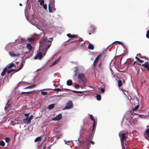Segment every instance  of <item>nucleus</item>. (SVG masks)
<instances>
[{"instance_id": "nucleus-54", "label": "nucleus", "mask_w": 149, "mask_h": 149, "mask_svg": "<svg viewBox=\"0 0 149 149\" xmlns=\"http://www.w3.org/2000/svg\"><path fill=\"white\" fill-rule=\"evenodd\" d=\"M89 142L90 143H91L93 145H94L95 144V142L94 141H89Z\"/></svg>"}, {"instance_id": "nucleus-60", "label": "nucleus", "mask_w": 149, "mask_h": 149, "mask_svg": "<svg viewBox=\"0 0 149 149\" xmlns=\"http://www.w3.org/2000/svg\"><path fill=\"white\" fill-rule=\"evenodd\" d=\"M135 58L138 61H139V59H139V58H138L137 56H136L135 57Z\"/></svg>"}, {"instance_id": "nucleus-20", "label": "nucleus", "mask_w": 149, "mask_h": 149, "mask_svg": "<svg viewBox=\"0 0 149 149\" xmlns=\"http://www.w3.org/2000/svg\"><path fill=\"white\" fill-rule=\"evenodd\" d=\"M7 68H4L3 71L1 72V76H3L5 75V73H6V72L7 71Z\"/></svg>"}, {"instance_id": "nucleus-5", "label": "nucleus", "mask_w": 149, "mask_h": 149, "mask_svg": "<svg viewBox=\"0 0 149 149\" xmlns=\"http://www.w3.org/2000/svg\"><path fill=\"white\" fill-rule=\"evenodd\" d=\"M121 137L120 138V141L122 145H123L124 141H125V139L127 138V135L126 133H123L121 134Z\"/></svg>"}, {"instance_id": "nucleus-40", "label": "nucleus", "mask_w": 149, "mask_h": 149, "mask_svg": "<svg viewBox=\"0 0 149 149\" xmlns=\"http://www.w3.org/2000/svg\"><path fill=\"white\" fill-rule=\"evenodd\" d=\"M44 9L46 10H47V6L46 4H43L42 5Z\"/></svg>"}, {"instance_id": "nucleus-49", "label": "nucleus", "mask_w": 149, "mask_h": 149, "mask_svg": "<svg viewBox=\"0 0 149 149\" xmlns=\"http://www.w3.org/2000/svg\"><path fill=\"white\" fill-rule=\"evenodd\" d=\"M145 131L147 134H149V128L147 129Z\"/></svg>"}, {"instance_id": "nucleus-11", "label": "nucleus", "mask_w": 149, "mask_h": 149, "mask_svg": "<svg viewBox=\"0 0 149 149\" xmlns=\"http://www.w3.org/2000/svg\"><path fill=\"white\" fill-rule=\"evenodd\" d=\"M9 54L12 57H18L20 56V54L19 53H18L17 54H15L12 52H10L9 53Z\"/></svg>"}, {"instance_id": "nucleus-21", "label": "nucleus", "mask_w": 149, "mask_h": 149, "mask_svg": "<svg viewBox=\"0 0 149 149\" xmlns=\"http://www.w3.org/2000/svg\"><path fill=\"white\" fill-rule=\"evenodd\" d=\"M25 39L24 38H21L18 41L19 43L20 44H22L25 42Z\"/></svg>"}, {"instance_id": "nucleus-48", "label": "nucleus", "mask_w": 149, "mask_h": 149, "mask_svg": "<svg viewBox=\"0 0 149 149\" xmlns=\"http://www.w3.org/2000/svg\"><path fill=\"white\" fill-rule=\"evenodd\" d=\"M67 36L70 38H72V35L70 33L67 34Z\"/></svg>"}, {"instance_id": "nucleus-28", "label": "nucleus", "mask_w": 149, "mask_h": 149, "mask_svg": "<svg viewBox=\"0 0 149 149\" xmlns=\"http://www.w3.org/2000/svg\"><path fill=\"white\" fill-rule=\"evenodd\" d=\"M17 69H11L9 70H8L7 71V73L8 74H9L11 72H12L13 71H15L16 72H18V71H17Z\"/></svg>"}, {"instance_id": "nucleus-36", "label": "nucleus", "mask_w": 149, "mask_h": 149, "mask_svg": "<svg viewBox=\"0 0 149 149\" xmlns=\"http://www.w3.org/2000/svg\"><path fill=\"white\" fill-rule=\"evenodd\" d=\"M5 139L6 142L8 143L10 140V139L9 137H6L5 138Z\"/></svg>"}, {"instance_id": "nucleus-15", "label": "nucleus", "mask_w": 149, "mask_h": 149, "mask_svg": "<svg viewBox=\"0 0 149 149\" xmlns=\"http://www.w3.org/2000/svg\"><path fill=\"white\" fill-rule=\"evenodd\" d=\"M93 132L94 131H95V128L96 127L97 124V121H96L95 120H94L93 121Z\"/></svg>"}, {"instance_id": "nucleus-47", "label": "nucleus", "mask_w": 149, "mask_h": 149, "mask_svg": "<svg viewBox=\"0 0 149 149\" xmlns=\"http://www.w3.org/2000/svg\"><path fill=\"white\" fill-rule=\"evenodd\" d=\"M25 116L26 117V118H28L29 116V113H25L24 114Z\"/></svg>"}, {"instance_id": "nucleus-9", "label": "nucleus", "mask_w": 149, "mask_h": 149, "mask_svg": "<svg viewBox=\"0 0 149 149\" xmlns=\"http://www.w3.org/2000/svg\"><path fill=\"white\" fill-rule=\"evenodd\" d=\"M10 100H8L6 104V105L5 107L4 108V109L5 110H10V108L12 106L10 105V104H9Z\"/></svg>"}, {"instance_id": "nucleus-45", "label": "nucleus", "mask_w": 149, "mask_h": 149, "mask_svg": "<svg viewBox=\"0 0 149 149\" xmlns=\"http://www.w3.org/2000/svg\"><path fill=\"white\" fill-rule=\"evenodd\" d=\"M47 93V92L42 91L41 92V94L44 95H46Z\"/></svg>"}, {"instance_id": "nucleus-7", "label": "nucleus", "mask_w": 149, "mask_h": 149, "mask_svg": "<svg viewBox=\"0 0 149 149\" xmlns=\"http://www.w3.org/2000/svg\"><path fill=\"white\" fill-rule=\"evenodd\" d=\"M42 53L41 52H40L34 57V59H37L38 58L39 60H41L42 59Z\"/></svg>"}, {"instance_id": "nucleus-34", "label": "nucleus", "mask_w": 149, "mask_h": 149, "mask_svg": "<svg viewBox=\"0 0 149 149\" xmlns=\"http://www.w3.org/2000/svg\"><path fill=\"white\" fill-rule=\"evenodd\" d=\"M5 145V143L3 141H0V146H3Z\"/></svg>"}, {"instance_id": "nucleus-46", "label": "nucleus", "mask_w": 149, "mask_h": 149, "mask_svg": "<svg viewBox=\"0 0 149 149\" xmlns=\"http://www.w3.org/2000/svg\"><path fill=\"white\" fill-rule=\"evenodd\" d=\"M146 36L147 38H149V29L147 31Z\"/></svg>"}, {"instance_id": "nucleus-17", "label": "nucleus", "mask_w": 149, "mask_h": 149, "mask_svg": "<svg viewBox=\"0 0 149 149\" xmlns=\"http://www.w3.org/2000/svg\"><path fill=\"white\" fill-rule=\"evenodd\" d=\"M23 122L24 123L26 124H29L31 123L27 118L24 119L23 120Z\"/></svg>"}, {"instance_id": "nucleus-23", "label": "nucleus", "mask_w": 149, "mask_h": 149, "mask_svg": "<svg viewBox=\"0 0 149 149\" xmlns=\"http://www.w3.org/2000/svg\"><path fill=\"white\" fill-rule=\"evenodd\" d=\"M7 67L8 68H10L13 67H15L16 65L13 63H11L10 64H8L7 65Z\"/></svg>"}, {"instance_id": "nucleus-39", "label": "nucleus", "mask_w": 149, "mask_h": 149, "mask_svg": "<svg viewBox=\"0 0 149 149\" xmlns=\"http://www.w3.org/2000/svg\"><path fill=\"white\" fill-rule=\"evenodd\" d=\"M34 39L33 38H28V40L29 42H32L34 40Z\"/></svg>"}, {"instance_id": "nucleus-37", "label": "nucleus", "mask_w": 149, "mask_h": 149, "mask_svg": "<svg viewBox=\"0 0 149 149\" xmlns=\"http://www.w3.org/2000/svg\"><path fill=\"white\" fill-rule=\"evenodd\" d=\"M72 92H73L74 93H84L83 91H74V90L72 91Z\"/></svg>"}, {"instance_id": "nucleus-16", "label": "nucleus", "mask_w": 149, "mask_h": 149, "mask_svg": "<svg viewBox=\"0 0 149 149\" xmlns=\"http://www.w3.org/2000/svg\"><path fill=\"white\" fill-rule=\"evenodd\" d=\"M25 63V61H22L21 63V66L20 68L18 69H17V71H19L23 67Z\"/></svg>"}, {"instance_id": "nucleus-19", "label": "nucleus", "mask_w": 149, "mask_h": 149, "mask_svg": "<svg viewBox=\"0 0 149 149\" xmlns=\"http://www.w3.org/2000/svg\"><path fill=\"white\" fill-rule=\"evenodd\" d=\"M66 83L67 85L70 86L72 84V81L71 80L69 79L67 81Z\"/></svg>"}, {"instance_id": "nucleus-29", "label": "nucleus", "mask_w": 149, "mask_h": 149, "mask_svg": "<svg viewBox=\"0 0 149 149\" xmlns=\"http://www.w3.org/2000/svg\"><path fill=\"white\" fill-rule=\"evenodd\" d=\"M47 38L46 37H44L43 38L42 40V43H43L44 42H45L47 41H48V40H47Z\"/></svg>"}, {"instance_id": "nucleus-38", "label": "nucleus", "mask_w": 149, "mask_h": 149, "mask_svg": "<svg viewBox=\"0 0 149 149\" xmlns=\"http://www.w3.org/2000/svg\"><path fill=\"white\" fill-rule=\"evenodd\" d=\"M139 107V105H137L132 110L133 111H134L135 110H137V109H138Z\"/></svg>"}, {"instance_id": "nucleus-59", "label": "nucleus", "mask_w": 149, "mask_h": 149, "mask_svg": "<svg viewBox=\"0 0 149 149\" xmlns=\"http://www.w3.org/2000/svg\"><path fill=\"white\" fill-rule=\"evenodd\" d=\"M112 47H113V46H112V45H111L108 47L110 48H111Z\"/></svg>"}, {"instance_id": "nucleus-42", "label": "nucleus", "mask_w": 149, "mask_h": 149, "mask_svg": "<svg viewBox=\"0 0 149 149\" xmlns=\"http://www.w3.org/2000/svg\"><path fill=\"white\" fill-rule=\"evenodd\" d=\"M137 56H139L140 57V58H145L146 59H148V58H147V57H142L141 56V54L139 53V54H138V55H137Z\"/></svg>"}, {"instance_id": "nucleus-24", "label": "nucleus", "mask_w": 149, "mask_h": 149, "mask_svg": "<svg viewBox=\"0 0 149 149\" xmlns=\"http://www.w3.org/2000/svg\"><path fill=\"white\" fill-rule=\"evenodd\" d=\"M88 48L90 49L93 50L94 48V47L93 45L91 43H89L88 46Z\"/></svg>"}, {"instance_id": "nucleus-4", "label": "nucleus", "mask_w": 149, "mask_h": 149, "mask_svg": "<svg viewBox=\"0 0 149 149\" xmlns=\"http://www.w3.org/2000/svg\"><path fill=\"white\" fill-rule=\"evenodd\" d=\"M52 41V40H48L42 43L44 45V46H45V48L47 50L51 46Z\"/></svg>"}, {"instance_id": "nucleus-32", "label": "nucleus", "mask_w": 149, "mask_h": 149, "mask_svg": "<svg viewBox=\"0 0 149 149\" xmlns=\"http://www.w3.org/2000/svg\"><path fill=\"white\" fill-rule=\"evenodd\" d=\"M41 138L39 136L37 137L34 140V141L35 142H37L39 141H40L41 140Z\"/></svg>"}, {"instance_id": "nucleus-27", "label": "nucleus", "mask_w": 149, "mask_h": 149, "mask_svg": "<svg viewBox=\"0 0 149 149\" xmlns=\"http://www.w3.org/2000/svg\"><path fill=\"white\" fill-rule=\"evenodd\" d=\"M54 107V104H52L49 105L48 108L49 109H53Z\"/></svg>"}, {"instance_id": "nucleus-50", "label": "nucleus", "mask_w": 149, "mask_h": 149, "mask_svg": "<svg viewBox=\"0 0 149 149\" xmlns=\"http://www.w3.org/2000/svg\"><path fill=\"white\" fill-rule=\"evenodd\" d=\"M101 92L102 93H104V89L103 88H101L100 89Z\"/></svg>"}, {"instance_id": "nucleus-22", "label": "nucleus", "mask_w": 149, "mask_h": 149, "mask_svg": "<svg viewBox=\"0 0 149 149\" xmlns=\"http://www.w3.org/2000/svg\"><path fill=\"white\" fill-rule=\"evenodd\" d=\"M144 135L145 138L149 141V134H147L145 131L144 134Z\"/></svg>"}, {"instance_id": "nucleus-3", "label": "nucleus", "mask_w": 149, "mask_h": 149, "mask_svg": "<svg viewBox=\"0 0 149 149\" xmlns=\"http://www.w3.org/2000/svg\"><path fill=\"white\" fill-rule=\"evenodd\" d=\"M73 104L71 101H69L66 103L65 106L64 108L63 109H69L72 108Z\"/></svg>"}, {"instance_id": "nucleus-55", "label": "nucleus", "mask_w": 149, "mask_h": 149, "mask_svg": "<svg viewBox=\"0 0 149 149\" xmlns=\"http://www.w3.org/2000/svg\"><path fill=\"white\" fill-rule=\"evenodd\" d=\"M29 88H31V86L26 87L24 88V89H27Z\"/></svg>"}, {"instance_id": "nucleus-63", "label": "nucleus", "mask_w": 149, "mask_h": 149, "mask_svg": "<svg viewBox=\"0 0 149 149\" xmlns=\"http://www.w3.org/2000/svg\"><path fill=\"white\" fill-rule=\"evenodd\" d=\"M33 117V115H31V116L29 117L30 118H31L32 119V118Z\"/></svg>"}, {"instance_id": "nucleus-44", "label": "nucleus", "mask_w": 149, "mask_h": 149, "mask_svg": "<svg viewBox=\"0 0 149 149\" xmlns=\"http://www.w3.org/2000/svg\"><path fill=\"white\" fill-rule=\"evenodd\" d=\"M54 90L55 91H62L61 89V88H55L54 89Z\"/></svg>"}, {"instance_id": "nucleus-62", "label": "nucleus", "mask_w": 149, "mask_h": 149, "mask_svg": "<svg viewBox=\"0 0 149 149\" xmlns=\"http://www.w3.org/2000/svg\"><path fill=\"white\" fill-rule=\"evenodd\" d=\"M77 41H76V40H74V41H72L71 42L72 43V42H77Z\"/></svg>"}, {"instance_id": "nucleus-52", "label": "nucleus", "mask_w": 149, "mask_h": 149, "mask_svg": "<svg viewBox=\"0 0 149 149\" xmlns=\"http://www.w3.org/2000/svg\"><path fill=\"white\" fill-rule=\"evenodd\" d=\"M36 84H33L31 85V88L35 87L36 86Z\"/></svg>"}, {"instance_id": "nucleus-56", "label": "nucleus", "mask_w": 149, "mask_h": 149, "mask_svg": "<svg viewBox=\"0 0 149 149\" xmlns=\"http://www.w3.org/2000/svg\"><path fill=\"white\" fill-rule=\"evenodd\" d=\"M139 61L140 63H142L144 62V61L143 60H141L140 59H139Z\"/></svg>"}, {"instance_id": "nucleus-1", "label": "nucleus", "mask_w": 149, "mask_h": 149, "mask_svg": "<svg viewBox=\"0 0 149 149\" xmlns=\"http://www.w3.org/2000/svg\"><path fill=\"white\" fill-rule=\"evenodd\" d=\"M54 1V0H50L48 5L49 11L50 13H52L56 10L55 8Z\"/></svg>"}, {"instance_id": "nucleus-25", "label": "nucleus", "mask_w": 149, "mask_h": 149, "mask_svg": "<svg viewBox=\"0 0 149 149\" xmlns=\"http://www.w3.org/2000/svg\"><path fill=\"white\" fill-rule=\"evenodd\" d=\"M75 70L74 71L75 74H74V76H76L77 75V72L78 71V68L77 67H75Z\"/></svg>"}, {"instance_id": "nucleus-61", "label": "nucleus", "mask_w": 149, "mask_h": 149, "mask_svg": "<svg viewBox=\"0 0 149 149\" xmlns=\"http://www.w3.org/2000/svg\"><path fill=\"white\" fill-rule=\"evenodd\" d=\"M125 80H123V81L122 82V84H125Z\"/></svg>"}, {"instance_id": "nucleus-10", "label": "nucleus", "mask_w": 149, "mask_h": 149, "mask_svg": "<svg viewBox=\"0 0 149 149\" xmlns=\"http://www.w3.org/2000/svg\"><path fill=\"white\" fill-rule=\"evenodd\" d=\"M133 59H132L131 58H129L128 59L127 61V63L128 64H132L134 65V64L135 63V62H134V63H133Z\"/></svg>"}, {"instance_id": "nucleus-33", "label": "nucleus", "mask_w": 149, "mask_h": 149, "mask_svg": "<svg viewBox=\"0 0 149 149\" xmlns=\"http://www.w3.org/2000/svg\"><path fill=\"white\" fill-rule=\"evenodd\" d=\"M122 84V82L121 80H119L118 81V85L119 87H121Z\"/></svg>"}, {"instance_id": "nucleus-31", "label": "nucleus", "mask_w": 149, "mask_h": 149, "mask_svg": "<svg viewBox=\"0 0 149 149\" xmlns=\"http://www.w3.org/2000/svg\"><path fill=\"white\" fill-rule=\"evenodd\" d=\"M38 1L39 2L40 6H42L43 4H44V0H38Z\"/></svg>"}, {"instance_id": "nucleus-13", "label": "nucleus", "mask_w": 149, "mask_h": 149, "mask_svg": "<svg viewBox=\"0 0 149 149\" xmlns=\"http://www.w3.org/2000/svg\"><path fill=\"white\" fill-rule=\"evenodd\" d=\"M26 47L29 51L31 50L33 47L31 43H29L27 44Z\"/></svg>"}, {"instance_id": "nucleus-30", "label": "nucleus", "mask_w": 149, "mask_h": 149, "mask_svg": "<svg viewBox=\"0 0 149 149\" xmlns=\"http://www.w3.org/2000/svg\"><path fill=\"white\" fill-rule=\"evenodd\" d=\"M86 147L87 149H89L91 147V143H90L88 142L86 144Z\"/></svg>"}, {"instance_id": "nucleus-8", "label": "nucleus", "mask_w": 149, "mask_h": 149, "mask_svg": "<svg viewBox=\"0 0 149 149\" xmlns=\"http://www.w3.org/2000/svg\"><path fill=\"white\" fill-rule=\"evenodd\" d=\"M101 55V54H100L94 60L93 63V66L94 67H95L96 66L98 60H99V58L100 56Z\"/></svg>"}, {"instance_id": "nucleus-51", "label": "nucleus", "mask_w": 149, "mask_h": 149, "mask_svg": "<svg viewBox=\"0 0 149 149\" xmlns=\"http://www.w3.org/2000/svg\"><path fill=\"white\" fill-rule=\"evenodd\" d=\"M78 40L79 41V42H81L83 41H84L83 40L82 38H80L79 39H78Z\"/></svg>"}, {"instance_id": "nucleus-57", "label": "nucleus", "mask_w": 149, "mask_h": 149, "mask_svg": "<svg viewBox=\"0 0 149 149\" xmlns=\"http://www.w3.org/2000/svg\"><path fill=\"white\" fill-rule=\"evenodd\" d=\"M116 42H118L119 44H123V43L120 42L119 41H116Z\"/></svg>"}, {"instance_id": "nucleus-14", "label": "nucleus", "mask_w": 149, "mask_h": 149, "mask_svg": "<svg viewBox=\"0 0 149 149\" xmlns=\"http://www.w3.org/2000/svg\"><path fill=\"white\" fill-rule=\"evenodd\" d=\"M60 58L61 57H60L59 58H58L55 61L53 62L52 63V65H53L58 63L59 61Z\"/></svg>"}, {"instance_id": "nucleus-2", "label": "nucleus", "mask_w": 149, "mask_h": 149, "mask_svg": "<svg viewBox=\"0 0 149 149\" xmlns=\"http://www.w3.org/2000/svg\"><path fill=\"white\" fill-rule=\"evenodd\" d=\"M78 79L79 83H85L86 81V78L84 74L82 73H79L78 74Z\"/></svg>"}, {"instance_id": "nucleus-41", "label": "nucleus", "mask_w": 149, "mask_h": 149, "mask_svg": "<svg viewBox=\"0 0 149 149\" xmlns=\"http://www.w3.org/2000/svg\"><path fill=\"white\" fill-rule=\"evenodd\" d=\"M80 86L78 84H76L74 86V87L76 89H78L80 87Z\"/></svg>"}, {"instance_id": "nucleus-12", "label": "nucleus", "mask_w": 149, "mask_h": 149, "mask_svg": "<svg viewBox=\"0 0 149 149\" xmlns=\"http://www.w3.org/2000/svg\"><path fill=\"white\" fill-rule=\"evenodd\" d=\"M95 27L93 26H92L91 27V28L89 31V34L91 35V32L92 33H94L95 32Z\"/></svg>"}, {"instance_id": "nucleus-64", "label": "nucleus", "mask_w": 149, "mask_h": 149, "mask_svg": "<svg viewBox=\"0 0 149 149\" xmlns=\"http://www.w3.org/2000/svg\"><path fill=\"white\" fill-rule=\"evenodd\" d=\"M125 145L126 146H127V143H125Z\"/></svg>"}, {"instance_id": "nucleus-26", "label": "nucleus", "mask_w": 149, "mask_h": 149, "mask_svg": "<svg viewBox=\"0 0 149 149\" xmlns=\"http://www.w3.org/2000/svg\"><path fill=\"white\" fill-rule=\"evenodd\" d=\"M34 92V91H31L26 92H22L21 93V94H30L31 93H32L33 92Z\"/></svg>"}, {"instance_id": "nucleus-18", "label": "nucleus", "mask_w": 149, "mask_h": 149, "mask_svg": "<svg viewBox=\"0 0 149 149\" xmlns=\"http://www.w3.org/2000/svg\"><path fill=\"white\" fill-rule=\"evenodd\" d=\"M94 131L93 132V130L92 131V132H91L89 134V137L90 139H92L94 136Z\"/></svg>"}, {"instance_id": "nucleus-35", "label": "nucleus", "mask_w": 149, "mask_h": 149, "mask_svg": "<svg viewBox=\"0 0 149 149\" xmlns=\"http://www.w3.org/2000/svg\"><path fill=\"white\" fill-rule=\"evenodd\" d=\"M96 98L97 100H101V96L100 95L97 94L96 95Z\"/></svg>"}, {"instance_id": "nucleus-53", "label": "nucleus", "mask_w": 149, "mask_h": 149, "mask_svg": "<svg viewBox=\"0 0 149 149\" xmlns=\"http://www.w3.org/2000/svg\"><path fill=\"white\" fill-rule=\"evenodd\" d=\"M77 36L75 35H72V38H76Z\"/></svg>"}, {"instance_id": "nucleus-43", "label": "nucleus", "mask_w": 149, "mask_h": 149, "mask_svg": "<svg viewBox=\"0 0 149 149\" xmlns=\"http://www.w3.org/2000/svg\"><path fill=\"white\" fill-rule=\"evenodd\" d=\"M90 118L91 120L93 121L95 120L94 118V117L92 114L90 115Z\"/></svg>"}, {"instance_id": "nucleus-58", "label": "nucleus", "mask_w": 149, "mask_h": 149, "mask_svg": "<svg viewBox=\"0 0 149 149\" xmlns=\"http://www.w3.org/2000/svg\"><path fill=\"white\" fill-rule=\"evenodd\" d=\"M27 118L28 119V120H29V121L30 122H31V119H32L31 118L29 117V118Z\"/></svg>"}, {"instance_id": "nucleus-6", "label": "nucleus", "mask_w": 149, "mask_h": 149, "mask_svg": "<svg viewBox=\"0 0 149 149\" xmlns=\"http://www.w3.org/2000/svg\"><path fill=\"white\" fill-rule=\"evenodd\" d=\"M62 115L61 114H59L58 115L54 118L52 120L57 121L61 120L62 119Z\"/></svg>"}]
</instances>
